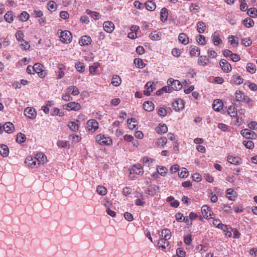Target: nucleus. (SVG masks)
I'll return each mask as SVG.
<instances>
[{"label":"nucleus","mask_w":257,"mask_h":257,"mask_svg":"<svg viewBox=\"0 0 257 257\" xmlns=\"http://www.w3.org/2000/svg\"><path fill=\"white\" fill-rule=\"evenodd\" d=\"M25 114L31 119H34L36 116V112L33 108H26L25 109Z\"/></svg>","instance_id":"obj_18"},{"label":"nucleus","mask_w":257,"mask_h":257,"mask_svg":"<svg viewBox=\"0 0 257 257\" xmlns=\"http://www.w3.org/2000/svg\"><path fill=\"white\" fill-rule=\"evenodd\" d=\"M246 70L251 74L255 73L256 72L255 65L253 63H247L246 65Z\"/></svg>","instance_id":"obj_37"},{"label":"nucleus","mask_w":257,"mask_h":257,"mask_svg":"<svg viewBox=\"0 0 257 257\" xmlns=\"http://www.w3.org/2000/svg\"><path fill=\"white\" fill-rule=\"evenodd\" d=\"M240 133L243 137L246 139H255L257 138L255 133L247 128L242 130Z\"/></svg>","instance_id":"obj_5"},{"label":"nucleus","mask_w":257,"mask_h":257,"mask_svg":"<svg viewBox=\"0 0 257 257\" xmlns=\"http://www.w3.org/2000/svg\"><path fill=\"white\" fill-rule=\"evenodd\" d=\"M236 193L232 188H229L226 191V197L231 201H234L236 198Z\"/></svg>","instance_id":"obj_24"},{"label":"nucleus","mask_w":257,"mask_h":257,"mask_svg":"<svg viewBox=\"0 0 257 257\" xmlns=\"http://www.w3.org/2000/svg\"><path fill=\"white\" fill-rule=\"evenodd\" d=\"M179 176L181 178H186L189 175V172L185 168H182V170L178 174Z\"/></svg>","instance_id":"obj_52"},{"label":"nucleus","mask_w":257,"mask_h":257,"mask_svg":"<svg viewBox=\"0 0 257 257\" xmlns=\"http://www.w3.org/2000/svg\"><path fill=\"white\" fill-rule=\"evenodd\" d=\"M167 83L168 85L171 86L172 88L175 90H179L182 87V85L179 80H174L171 78L168 80Z\"/></svg>","instance_id":"obj_4"},{"label":"nucleus","mask_w":257,"mask_h":257,"mask_svg":"<svg viewBox=\"0 0 257 257\" xmlns=\"http://www.w3.org/2000/svg\"><path fill=\"white\" fill-rule=\"evenodd\" d=\"M33 67L34 72L38 73L39 77L43 78L46 75V71L43 70V66L41 64L39 63H36L33 66Z\"/></svg>","instance_id":"obj_6"},{"label":"nucleus","mask_w":257,"mask_h":257,"mask_svg":"<svg viewBox=\"0 0 257 257\" xmlns=\"http://www.w3.org/2000/svg\"><path fill=\"white\" fill-rule=\"evenodd\" d=\"M156 131L157 132V133L161 134L162 133L164 134L167 132L168 131V127L167 125L163 123V124H160L158 127H156Z\"/></svg>","instance_id":"obj_28"},{"label":"nucleus","mask_w":257,"mask_h":257,"mask_svg":"<svg viewBox=\"0 0 257 257\" xmlns=\"http://www.w3.org/2000/svg\"><path fill=\"white\" fill-rule=\"evenodd\" d=\"M145 89L144 91V93L147 96L151 94V93L155 89H156L155 84L153 82H148L145 87Z\"/></svg>","instance_id":"obj_9"},{"label":"nucleus","mask_w":257,"mask_h":257,"mask_svg":"<svg viewBox=\"0 0 257 257\" xmlns=\"http://www.w3.org/2000/svg\"><path fill=\"white\" fill-rule=\"evenodd\" d=\"M168 10L166 8L162 9L160 12L161 20L162 22H165L167 20L168 18Z\"/></svg>","instance_id":"obj_35"},{"label":"nucleus","mask_w":257,"mask_h":257,"mask_svg":"<svg viewBox=\"0 0 257 257\" xmlns=\"http://www.w3.org/2000/svg\"><path fill=\"white\" fill-rule=\"evenodd\" d=\"M209 59L205 56H201L199 57L198 61V64L200 66H205L208 63Z\"/></svg>","instance_id":"obj_32"},{"label":"nucleus","mask_w":257,"mask_h":257,"mask_svg":"<svg viewBox=\"0 0 257 257\" xmlns=\"http://www.w3.org/2000/svg\"><path fill=\"white\" fill-rule=\"evenodd\" d=\"M99 67L98 63H94L92 66L89 67V72L91 74H94L97 69Z\"/></svg>","instance_id":"obj_53"},{"label":"nucleus","mask_w":257,"mask_h":257,"mask_svg":"<svg viewBox=\"0 0 257 257\" xmlns=\"http://www.w3.org/2000/svg\"><path fill=\"white\" fill-rule=\"evenodd\" d=\"M228 113L231 117H234L237 115V109L234 106H230L228 108Z\"/></svg>","instance_id":"obj_44"},{"label":"nucleus","mask_w":257,"mask_h":257,"mask_svg":"<svg viewBox=\"0 0 257 257\" xmlns=\"http://www.w3.org/2000/svg\"><path fill=\"white\" fill-rule=\"evenodd\" d=\"M172 106L175 111H180L184 108V102L182 99H178L173 103Z\"/></svg>","instance_id":"obj_11"},{"label":"nucleus","mask_w":257,"mask_h":257,"mask_svg":"<svg viewBox=\"0 0 257 257\" xmlns=\"http://www.w3.org/2000/svg\"><path fill=\"white\" fill-rule=\"evenodd\" d=\"M150 37L151 40L154 41L159 40L161 39V34L155 31L150 34Z\"/></svg>","instance_id":"obj_43"},{"label":"nucleus","mask_w":257,"mask_h":257,"mask_svg":"<svg viewBox=\"0 0 257 257\" xmlns=\"http://www.w3.org/2000/svg\"><path fill=\"white\" fill-rule=\"evenodd\" d=\"M3 128L7 133H12L15 127L14 124L11 122H7L3 125Z\"/></svg>","instance_id":"obj_25"},{"label":"nucleus","mask_w":257,"mask_h":257,"mask_svg":"<svg viewBox=\"0 0 257 257\" xmlns=\"http://www.w3.org/2000/svg\"><path fill=\"white\" fill-rule=\"evenodd\" d=\"M197 42L202 45H205V37L203 35H199L197 38Z\"/></svg>","instance_id":"obj_62"},{"label":"nucleus","mask_w":257,"mask_h":257,"mask_svg":"<svg viewBox=\"0 0 257 257\" xmlns=\"http://www.w3.org/2000/svg\"><path fill=\"white\" fill-rule=\"evenodd\" d=\"M212 108L215 111H220L223 108L222 102L218 99L215 100L212 105Z\"/></svg>","instance_id":"obj_26"},{"label":"nucleus","mask_w":257,"mask_h":257,"mask_svg":"<svg viewBox=\"0 0 257 257\" xmlns=\"http://www.w3.org/2000/svg\"><path fill=\"white\" fill-rule=\"evenodd\" d=\"M160 238L158 242L159 248H161L164 251L167 247L170 248L169 240L172 236L171 231L168 229H163L161 232L159 233Z\"/></svg>","instance_id":"obj_1"},{"label":"nucleus","mask_w":257,"mask_h":257,"mask_svg":"<svg viewBox=\"0 0 257 257\" xmlns=\"http://www.w3.org/2000/svg\"><path fill=\"white\" fill-rule=\"evenodd\" d=\"M51 114L52 115H58L61 116L63 115V112L60 111V109L58 108H54L51 110Z\"/></svg>","instance_id":"obj_48"},{"label":"nucleus","mask_w":257,"mask_h":257,"mask_svg":"<svg viewBox=\"0 0 257 257\" xmlns=\"http://www.w3.org/2000/svg\"><path fill=\"white\" fill-rule=\"evenodd\" d=\"M211 38L213 43L215 46H218L222 42L221 39L220 38L219 34L217 31L214 32L212 34Z\"/></svg>","instance_id":"obj_17"},{"label":"nucleus","mask_w":257,"mask_h":257,"mask_svg":"<svg viewBox=\"0 0 257 257\" xmlns=\"http://www.w3.org/2000/svg\"><path fill=\"white\" fill-rule=\"evenodd\" d=\"M70 94H63L62 95V99L65 101H69L73 100V98L70 96Z\"/></svg>","instance_id":"obj_64"},{"label":"nucleus","mask_w":257,"mask_h":257,"mask_svg":"<svg viewBox=\"0 0 257 257\" xmlns=\"http://www.w3.org/2000/svg\"><path fill=\"white\" fill-rule=\"evenodd\" d=\"M97 191L99 194L104 195L107 192V190L103 186H98L97 188Z\"/></svg>","instance_id":"obj_55"},{"label":"nucleus","mask_w":257,"mask_h":257,"mask_svg":"<svg viewBox=\"0 0 257 257\" xmlns=\"http://www.w3.org/2000/svg\"><path fill=\"white\" fill-rule=\"evenodd\" d=\"M235 101L234 102V104H236V102H243L245 97L247 96V95H245L244 92L239 90H237L235 92Z\"/></svg>","instance_id":"obj_14"},{"label":"nucleus","mask_w":257,"mask_h":257,"mask_svg":"<svg viewBox=\"0 0 257 257\" xmlns=\"http://www.w3.org/2000/svg\"><path fill=\"white\" fill-rule=\"evenodd\" d=\"M167 140L166 137H161L157 141V145L159 146H163L167 143Z\"/></svg>","instance_id":"obj_58"},{"label":"nucleus","mask_w":257,"mask_h":257,"mask_svg":"<svg viewBox=\"0 0 257 257\" xmlns=\"http://www.w3.org/2000/svg\"><path fill=\"white\" fill-rule=\"evenodd\" d=\"M65 106L69 108V110L74 111H78L81 108L80 104L75 101L69 102Z\"/></svg>","instance_id":"obj_15"},{"label":"nucleus","mask_w":257,"mask_h":257,"mask_svg":"<svg viewBox=\"0 0 257 257\" xmlns=\"http://www.w3.org/2000/svg\"><path fill=\"white\" fill-rule=\"evenodd\" d=\"M121 83L120 77L117 75H113L112 78L111 84L115 86H118Z\"/></svg>","instance_id":"obj_33"},{"label":"nucleus","mask_w":257,"mask_h":257,"mask_svg":"<svg viewBox=\"0 0 257 257\" xmlns=\"http://www.w3.org/2000/svg\"><path fill=\"white\" fill-rule=\"evenodd\" d=\"M104 30L108 33H111L114 30V24L110 21L104 22L103 24Z\"/></svg>","instance_id":"obj_12"},{"label":"nucleus","mask_w":257,"mask_h":257,"mask_svg":"<svg viewBox=\"0 0 257 257\" xmlns=\"http://www.w3.org/2000/svg\"><path fill=\"white\" fill-rule=\"evenodd\" d=\"M72 36L70 32L68 31H61L60 33V40L63 43H68L72 40Z\"/></svg>","instance_id":"obj_3"},{"label":"nucleus","mask_w":257,"mask_h":257,"mask_svg":"<svg viewBox=\"0 0 257 257\" xmlns=\"http://www.w3.org/2000/svg\"><path fill=\"white\" fill-rule=\"evenodd\" d=\"M242 143L247 149H252L254 148V143L251 141H244Z\"/></svg>","instance_id":"obj_51"},{"label":"nucleus","mask_w":257,"mask_h":257,"mask_svg":"<svg viewBox=\"0 0 257 257\" xmlns=\"http://www.w3.org/2000/svg\"><path fill=\"white\" fill-rule=\"evenodd\" d=\"M99 123L95 119H92L89 120L87 122V128L88 131L91 132H95L98 128Z\"/></svg>","instance_id":"obj_7"},{"label":"nucleus","mask_w":257,"mask_h":257,"mask_svg":"<svg viewBox=\"0 0 257 257\" xmlns=\"http://www.w3.org/2000/svg\"><path fill=\"white\" fill-rule=\"evenodd\" d=\"M68 126L73 131L76 132L78 130V124L75 122H70L68 124Z\"/></svg>","instance_id":"obj_56"},{"label":"nucleus","mask_w":257,"mask_h":257,"mask_svg":"<svg viewBox=\"0 0 257 257\" xmlns=\"http://www.w3.org/2000/svg\"><path fill=\"white\" fill-rule=\"evenodd\" d=\"M75 68L79 72H83L85 70V65L82 62H77L75 65Z\"/></svg>","instance_id":"obj_41"},{"label":"nucleus","mask_w":257,"mask_h":257,"mask_svg":"<svg viewBox=\"0 0 257 257\" xmlns=\"http://www.w3.org/2000/svg\"><path fill=\"white\" fill-rule=\"evenodd\" d=\"M176 254L179 257H185L186 252L181 248H178L176 250Z\"/></svg>","instance_id":"obj_63"},{"label":"nucleus","mask_w":257,"mask_h":257,"mask_svg":"<svg viewBox=\"0 0 257 257\" xmlns=\"http://www.w3.org/2000/svg\"><path fill=\"white\" fill-rule=\"evenodd\" d=\"M157 170L159 174H160L161 176H164L165 175L167 169L164 167L158 166L157 168Z\"/></svg>","instance_id":"obj_54"},{"label":"nucleus","mask_w":257,"mask_h":257,"mask_svg":"<svg viewBox=\"0 0 257 257\" xmlns=\"http://www.w3.org/2000/svg\"><path fill=\"white\" fill-rule=\"evenodd\" d=\"M57 145L60 148H64L69 147L70 144L69 142L63 140H58L57 142Z\"/></svg>","instance_id":"obj_39"},{"label":"nucleus","mask_w":257,"mask_h":257,"mask_svg":"<svg viewBox=\"0 0 257 257\" xmlns=\"http://www.w3.org/2000/svg\"><path fill=\"white\" fill-rule=\"evenodd\" d=\"M242 24L246 28H250L253 26L254 21L250 18H247L243 20Z\"/></svg>","instance_id":"obj_36"},{"label":"nucleus","mask_w":257,"mask_h":257,"mask_svg":"<svg viewBox=\"0 0 257 257\" xmlns=\"http://www.w3.org/2000/svg\"><path fill=\"white\" fill-rule=\"evenodd\" d=\"M206 25L203 22L200 21L197 23V31L199 33L202 34L204 32Z\"/></svg>","instance_id":"obj_38"},{"label":"nucleus","mask_w":257,"mask_h":257,"mask_svg":"<svg viewBox=\"0 0 257 257\" xmlns=\"http://www.w3.org/2000/svg\"><path fill=\"white\" fill-rule=\"evenodd\" d=\"M221 208L226 213H230L231 212L232 208L231 206L229 205L223 204Z\"/></svg>","instance_id":"obj_57"},{"label":"nucleus","mask_w":257,"mask_h":257,"mask_svg":"<svg viewBox=\"0 0 257 257\" xmlns=\"http://www.w3.org/2000/svg\"><path fill=\"white\" fill-rule=\"evenodd\" d=\"M201 212L203 217L206 219H208L211 216V209L206 205H204L202 207Z\"/></svg>","instance_id":"obj_19"},{"label":"nucleus","mask_w":257,"mask_h":257,"mask_svg":"<svg viewBox=\"0 0 257 257\" xmlns=\"http://www.w3.org/2000/svg\"><path fill=\"white\" fill-rule=\"evenodd\" d=\"M178 40L180 42L184 45H187L189 43V38L185 33H181L179 35Z\"/></svg>","instance_id":"obj_27"},{"label":"nucleus","mask_w":257,"mask_h":257,"mask_svg":"<svg viewBox=\"0 0 257 257\" xmlns=\"http://www.w3.org/2000/svg\"><path fill=\"white\" fill-rule=\"evenodd\" d=\"M35 158L37 159L38 163L40 165L41 164H44L47 162L46 156L43 153H38L35 155Z\"/></svg>","instance_id":"obj_16"},{"label":"nucleus","mask_w":257,"mask_h":257,"mask_svg":"<svg viewBox=\"0 0 257 257\" xmlns=\"http://www.w3.org/2000/svg\"><path fill=\"white\" fill-rule=\"evenodd\" d=\"M25 163L28 166L31 168H37L40 166L38 163L37 159H36L35 157L33 158L31 156H28L27 157L25 160Z\"/></svg>","instance_id":"obj_8"},{"label":"nucleus","mask_w":257,"mask_h":257,"mask_svg":"<svg viewBox=\"0 0 257 257\" xmlns=\"http://www.w3.org/2000/svg\"><path fill=\"white\" fill-rule=\"evenodd\" d=\"M65 92L68 94H72L74 96L77 95L80 93L78 89L75 86H70L68 87L65 90Z\"/></svg>","instance_id":"obj_20"},{"label":"nucleus","mask_w":257,"mask_h":257,"mask_svg":"<svg viewBox=\"0 0 257 257\" xmlns=\"http://www.w3.org/2000/svg\"><path fill=\"white\" fill-rule=\"evenodd\" d=\"M5 21L9 23H12L14 20V14L11 11H8L4 16Z\"/></svg>","instance_id":"obj_31"},{"label":"nucleus","mask_w":257,"mask_h":257,"mask_svg":"<svg viewBox=\"0 0 257 257\" xmlns=\"http://www.w3.org/2000/svg\"><path fill=\"white\" fill-rule=\"evenodd\" d=\"M16 37L17 40L21 43H23V41H24V35L21 31H18L16 33Z\"/></svg>","instance_id":"obj_50"},{"label":"nucleus","mask_w":257,"mask_h":257,"mask_svg":"<svg viewBox=\"0 0 257 257\" xmlns=\"http://www.w3.org/2000/svg\"><path fill=\"white\" fill-rule=\"evenodd\" d=\"M193 180L197 182H199L202 180L201 176L198 173H195L192 176Z\"/></svg>","instance_id":"obj_61"},{"label":"nucleus","mask_w":257,"mask_h":257,"mask_svg":"<svg viewBox=\"0 0 257 257\" xmlns=\"http://www.w3.org/2000/svg\"><path fill=\"white\" fill-rule=\"evenodd\" d=\"M29 14L27 12L23 11L20 15V19L21 21L25 22L29 19Z\"/></svg>","instance_id":"obj_49"},{"label":"nucleus","mask_w":257,"mask_h":257,"mask_svg":"<svg viewBox=\"0 0 257 257\" xmlns=\"http://www.w3.org/2000/svg\"><path fill=\"white\" fill-rule=\"evenodd\" d=\"M91 42V37L85 35L81 38V39L79 41V43L81 46H85L90 44Z\"/></svg>","instance_id":"obj_22"},{"label":"nucleus","mask_w":257,"mask_h":257,"mask_svg":"<svg viewBox=\"0 0 257 257\" xmlns=\"http://www.w3.org/2000/svg\"><path fill=\"white\" fill-rule=\"evenodd\" d=\"M227 161L229 163L234 165H239L241 163V159L239 157H234L229 156L227 157Z\"/></svg>","instance_id":"obj_30"},{"label":"nucleus","mask_w":257,"mask_h":257,"mask_svg":"<svg viewBox=\"0 0 257 257\" xmlns=\"http://www.w3.org/2000/svg\"><path fill=\"white\" fill-rule=\"evenodd\" d=\"M96 141L100 145L106 146L110 145L112 142L109 137H106L103 135L99 134L96 136Z\"/></svg>","instance_id":"obj_2"},{"label":"nucleus","mask_w":257,"mask_h":257,"mask_svg":"<svg viewBox=\"0 0 257 257\" xmlns=\"http://www.w3.org/2000/svg\"><path fill=\"white\" fill-rule=\"evenodd\" d=\"M134 63L138 68H143L145 67V64L143 62V60L140 58L135 59Z\"/></svg>","instance_id":"obj_42"},{"label":"nucleus","mask_w":257,"mask_h":257,"mask_svg":"<svg viewBox=\"0 0 257 257\" xmlns=\"http://www.w3.org/2000/svg\"><path fill=\"white\" fill-rule=\"evenodd\" d=\"M87 13L88 14H90L91 18L94 20H98L100 18V15L98 12L87 10Z\"/></svg>","instance_id":"obj_46"},{"label":"nucleus","mask_w":257,"mask_h":257,"mask_svg":"<svg viewBox=\"0 0 257 257\" xmlns=\"http://www.w3.org/2000/svg\"><path fill=\"white\" fill-rule=\"evenodd\" d=\"M245 102L248 106L249 108H252L253 106V101L247 96L245 97L244 100L243 101Z\"/></svg>","instance_id":"obj_60"},{"label":"nucleus","mask_w":257,"mask_h":257,"mask_svg":"<svg viewBox=\"0 0 257 257\" xmlns=\"http://www.w3.org/2000/svg\"><path fill=\"white\" fill-rule=\"evenodd\" d=\"M144 173V170L141 165L138 164L133 165L130 170V174H136L142 175Z\"/></svg>","instance_id":"obj_10"},{"label":"nucleus","mask_w":257,"mask_h":257,"mask_svg":"<svg viewBox=\"0 0 257 257\" xmlns=\"http://www.w3.org/2000/svg\"><path fill=\"white\" fill-rule=\"evenodd\" d=\"M146 7L148 10L152 11L155 10L156 6L154 2L149 1L146 3Z\"/></svg>","instance_id":"obj_40"},{"label":"nucleus","mask_w":257,"mask_h":257,"mask_svg":"<svg viewBox=\"0 0 257 257\" xmlns=\"http://www.w3.org/2000/svg\"><path fill=\"white\" fill-rule=\"evenodd\" d=\"M220 66L222 70L225 73H228L231 70V65L225 59L220 60Z\"/></svg>","instance_id":"obj_13"},{"label":"nucleus","mask_w":257,"mask_h":257,"mask_svg":"<svg viewBox=\"0 0 257 257\" xmlns=\"http://www.w3.org/2000/svg\"><path fill=\"white\" fill-rule=\"evenodd\" d=\"M9 150L7 146L5 145H0V154L3 157H7L9 155Z\"/></svg>","instance_id":"obj_29"},{"label":"nucleus","mask_w":257,"mask_h":257,"mask_svg":"<svg viewBox=\"0 0 257 257\" xmlns=\"http://www.w3.org/2000/svg\"><path fill=\"white\" fill-rule=\"evenodd\" d=\"M48 9L50 11H55L57 8V5L54 1H50L48 4Z\"/></svg>","instance_id":"obj_59"},{"label":"nucleus","mask_w":257,"mask_h":257,"mask_svg":"<svg viewBox=\"0 0 257 257\" xmlns=\"http://www.w3.org/2000/svg\"><path fill=\"white\" fill-rule=\"evenodd\" d=\"M247 15L251 17H257V9L251 8L248 10Z\"/></svg>","instance_id":"obj_47"},{"label":"nucleus","mask_w":257,"mask_h":257,"mask_svg":"<svg viewBox=\"0 0 257 257\" xmlns=\"http://www.w3.org/2000/svg\"><path fill=\"white\" fill-rule=\"evenodd\" d=\"M143 108L146 111H151L154 109L155 106L153 102L147 101L144 102L143 104Z\"/></svg>","instance_id":"obj_23"},{"label":"nucleus","mask_w":257,"mask_h":257,"mask_svg":"<svg viewBox=\"0 0 257 257\" xmlns=\"http://www.w3.org/2000/svg\"><path fill=\"white\" fill-rule=\"evenodd\" d=\"M243 80V78L240 76L235 75L231 77L230 82L235 85H239L242 83Z\"/></svg>","instance_id":"obj_21"},{"label":"nucleus","mask_w":257,"mask_h":257,"mask_svg":"<svg viewBox=\"0 0 257 257\" xmlns=\"http://www.w3.org/2000/svg\"><path fill=\"white\" fill-rule=\"evenodd\" d=\"M26 139V137L24 134L22 133L18 134L16 140L18 143L21 144L24 143V142H25Z\"/></svg>","instance_id":"obj_45"},{"label":"nucleus","mask_w":257,"mask_h":257,"mask_svg":"<svg viewBox=\"0 0 257 257\" xmlns=\"http://www.w3.org/2000/svg\"><path fill=\"white\" fill-rule=\"evenodd\" d=\"M200 54V49L198 47L192 46L190 47V55L191 56H197Z\"/></svg>","instance_id":"obj_34"}]
</instances>
